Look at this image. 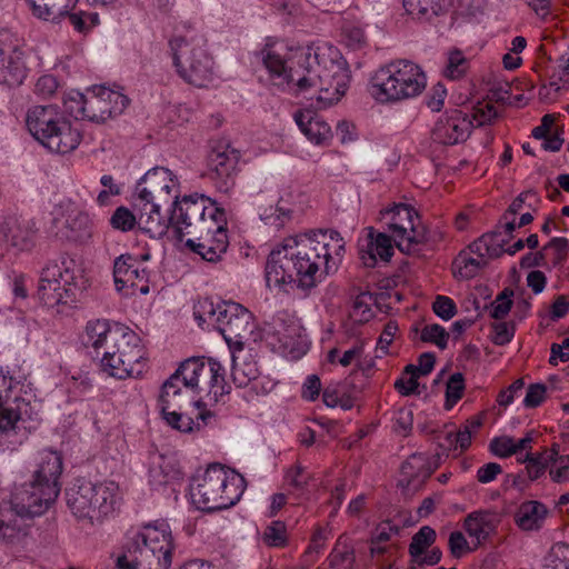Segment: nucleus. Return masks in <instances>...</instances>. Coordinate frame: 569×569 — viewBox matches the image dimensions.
Returning <instances> with one entry per match:
<instances>
[{
	"label": "nucleus",
	"instance_id": "nucleus-1",
	"mask_svg": "<svg viewBox=\"0 0 569 569\" xmlns=\"http://www.w3.org/2000/svg\"><path fill=\"white\" fill-rule=\"evenodd\" d=\"M260 58L274 87L316 100L319 108L339 101L348 88L347 62L331 44L300 47L268 38Z\"/></svg>",
	"mask_w": 569,
	"mask_h": 569
},
{
	"label": "nucleus",
	"instance_id": "nucleus-2",
	"mask_svg": "<svg viewBox=\"0 0 569 569\" xmlns=\"http://www.w3.org/2000/svg\"><path fill=\"white\" fill-rule=\"evenodd\" d=\"M345 240L333 229H317L284 238L270 251L266 268L269 288L316 287L322 276L335 272L345 254Z\"/></svg>",
	"mask_w": 569,
	"mask_h": 569
},
{
	"label": "nucleus",
	"instance_id": "nucleus-3",
	"mask_svg": "<svg viewBox=\"0 0 569 569\" xmlns=\"http://www.w3.org/2000/svg\"><path fill=\"white\" fill-rule=\"evenodd\" d=\"M170 56L177 74L198 88L208 87L214 79V61L204 37L189 26L177 28L169 39Z\"/></svg>",
	"mask_w": 569,
	"mask_h": 569
},
{
	"label": "nucleus",
	"instance_id": "nucleus-4",
	"mask_svg": "<svg viewBox=\"0 0 569 569\" xmlns=\"http://www.w3.org/2000/svg\"><path fill=\"white\" fill-rule=\"evenodd\" d=\"M173 538L166 521L143 526L134 533L117 559L118 569H169Z\"/></svg>",
	"mask_w": 569,
	"mask_h": 569
},
{
	"label": "nucleus",
	"instance_id": "nucleus-5",
	"mask_svg": "<svg viewBox=\"0 0 569 569\" xmlns=\"http://www.w3.org/2000/svg\"><path fill=\"white\" fill-rule=\"evenodd\" d=\"M193 317L201 328L217 329L229 348L239 352L256 328L252 313L233 301L213 302L210 298H201L193 306Z\"/></svg>",
	"mask_w": 569,
	"mask_h": 569
},
{
	"label": "nucleus",
	"instance_id": "nucleus-6",
	"mask_svg": "<svg viewBox=\"0 0 569 569\" xmlns=\"http://www.w3.org/2000/svg\"><path fill=\"white\" fill-rule=\"evenodd\" d=\"M427 87L422 68L407 59L380 67L371 78L369 92L379 103H398L420 96Z\"/></svg>",
	"mask_w": 569,
	"mask_h": 569
},
{
	"label": "nucleus",
	"instance_id": "nucleus-7",
	"mask_svg": "<svg viewBox=\"0 0 569 569\" xmlns=\"http://www.w3.org/2000/svg\"><path fill=\"white\" fill-rule=\"evenodd\" d=\"M243 492L244 480L241 475L220 463L210 465L190 487L192 502L207 511L231 508Z\"/></svg>",
	"mask_w": 569,
	"mask_h": 569
},
{
	"label": "nucleus",
	"instance_id": "nucleus-8",
	"mask_svg": "<svg viewBox=\"0 0 569 569\" xmlns=\"http://www.w3.org/2000/svg\"><path fill=\"white\" fill-rule=\"evenodd\" d=\"M67 505L74 517L99 523L111 516L120 502V489L114 481L93 483L87 480L77 482L67 490Z\"/></svg>",
	"mask_w": 569,
	"mask_h": 569
},
{
	"label": "nucleus",
	"instance_id": "nucleus-9",
	"mask_svg": "<svg viewBox=\"0 0 569 569\" xmlns=\"http://www.w3.org/2000/svg\"><path fill=\"white\" fill-rule=\"evenodd\" d=\"M100 365L102 371L117 379L139 378L147 368L140 337L126 327L102 352Z\"/></svg>",
	"mask_w": 569,
	"mask_h": 569
},
{
	"label": "nucleus",
	"instance_id": "nucleus-10",
	"mask_svg": "<svg viewBox=\"0 0 569 569\" xmlns=\"http://www.w3.org/2000/svg\"><path fill=\"white\" fill-rule=\"evenodd\" d=\"M380 222L390 233L396 247L405 254L416 256L430 239L417 210L410 204L395 203L380 211Z\"/></svg>",
	"mask_w": 569,
	"mask_h": 569
},
{
	"label": "nucleus",
	"instance_id": "nucleus-11",
	"mask_svg": "<svg viewBox=\"0 0 569 569\" xmlns=\"http://www.w3.org/2000/svg\"><path fill=\"white\" fill-rule=\"evenodd\" d=\"M173 375L178 376L187 390L200 395V399L202 398L210 406L229 392L224 369L213 359H188Z\"/></svg>",
	"mask_w": 569,
	"mask_h": 569
},
{
	"label": "nucleus",
	"instance_id": "nucleus-12",
	"mask_svg": "<svg viewBox=\"0 0 569 569\" xmlns=\"http://www.w3.org/2000/svg\"><path fill=\"white\" fill-rule=\"evenodd\" d=\"M13 378L0 369V441L14 437L11 442H21L38 423L29 402L19 397L10 398Z\"/></svg>",
	"mask_w": 569,
	"mask_h": 569
},
{
	"label": "nucleus",
	"instance_id": "nucleus-13",
	"mask_svg": "<svg viewBox=\"0 0 569 569\" xmlns=\"http://www.w3.org/2000/svg\"><path fill=\"white\" fill-rule=\"evenodd\" d=\"M80 270L71 259H62L59 263L49 264L43 269L38 295L42 303L53 308L76 302Z\"/></svg>",
	"mask_w": 569,
	"mask_h": 569
},
{
	"label": "nucleus",
	"instance_id": "nucleus-14",
	"mask_svg": "<svg viewBox=\"0 0 569 569\" xmlns=\"http://www.w3.org/2000/svg\"><path fill=\"white\" fill-rule=\"evenodd\" d=\"M179 197V180L167 168L156 167L148 170L138 181L133 201L146 206L148 202L169 204Z\"/></svg>",
	"mask_w": 569,
	"mask_h": 569
},
{
	"label": "nucleus",
	"instance_id": "nucleus-15",
	"mask_svg": "<svg viewBox=\"0 0 569 569\" xmlns=\"http://www.w3.org/2000/svg\"><path fill=\"white\" fill-rule=\"evenodd\" d=\"M209 198L204 196H186L174 201V207L169 218L170 227L174 236L182 240L184 236H196L200 229L208 224L211 204L207 207Z\"/></svg>",
	"mask_w": 569,
	"mask_h": 569
},
{
	"label": "nucleus",
	"instance_id": "nucleus-16",
	"mask_svg": "<svg viewBox=\"0 0 569 569\" xmlns=\"http://www.w3.org/2000/svg\"><path fill=\"white\" fill-rule=\"evenodd\" d=\"M223 212L216 207L210 208L208 224L200 229L194 238L186 240V247L198 253L208 262H217L226 253L229 240L227 229L222 224Z\"/></svg>",
	"mask_w": 569,
	"mask_h": 569
},
{
	"label": "nucleus",
	"instance_id": "nucleus-17",
	"mask_svg": "<svg viewBox=\"0 0 569 569\" xmlns=\"http://www.w3.org/2000/svg\"><path fill=\"white\" fill-rule=\"evenodd\" d=\"M241 153L227 142L217 143L208 157L209 178L219 192H230L237 181Z\"/></svg>",
	"mask_w": 569,
	"mask_h": 569
},
{
	"label": "nucleus",
	"instance_id": "nucleus-18",
	"mask_svg": "<svg viewBox=\"0 0 569 569\" xmlns=\"http://www.w3.org/2000/svg\"><path fill=\"white\" fill-rule=\"evenodd\" d=\"M58 489L43 487L33 481L22 485L12 496L11 506L16 516L33 518L42 516L57 500Z\"/></svg>",
	"mask_w": 569,
	"mask_h": 569
},
{
	"label": "nucleus",
	"instance_id": "nucleus-19",
	"mask_svg": "<svg viewBox=\"0 0 569 569\" xmlns=\"http://www.w3.org/2000/svg\"><path fill=\"white\" fill-rule=\"evenodd\" d=\"M113 280L116 290L124 298L147 295L150 290L146 269L140 268L130 254H121L114 260Z\"/></svg>",
	"mask_w": 569,
	"mask_h": 569
},
{
	"label": "nucleus",
	"instance_id": "nucleus-20",
	"mask_svg": "<svg viewBox=\"0 0 569 569\" xmlns=\"http://www.w3.org/2000/svg\"><path fill=\"white\" fill-rule=\"evenodd\" d=\"M86 118L94 122L121 114L129 104L123 93L104 86H93L87 89Z\"/></svg>",
	"mask_w": 569,
	"mask_h": 569
},
{
	"label": "nucleus",
	"instance_id": "nucleus-21",
	"mask_svg": "<svg viewBox=\"0 0 569 569\" xmlns=\"http://www.w3.org/2000/svg\"><path fill=\"white\" fill-rule=\"evenodd\" d=\"M27 57L23 46L0 41V83L21 84L28 73Z\"/></svg>",
	"mask_w": 569,
	"mask_h": 569
},
{
	"label": "nucleus",
	"instance_id": "nucleus-22",
	"mask_svg": "<svg viewBox=\"0 0 569 569\" xmlns=\"http://www.w3.org/2000/svg\"><path fill=\"white\" fill-rule=\"evenodd\" d=\"M472 129L470 118L459 110L442 116L436 122L432 129V139L435 142L452 146L465 141Z\"/></svg>",
	"mask_w": 569,
	"mask_h": 569
},
{
	"label": "nucleus",
	"instance_id": "nucleus-23",
	"mask_svg": "<svg viewBox=\"0 0 569 569\" xmlns=\"http://www.w3.org/2000/svg\"><path fill=\"white\" fill-rule=\"evenodd\" d=\"M209 406L201 398L193 403V416L180 412L181 409L163 411L162 416L173 429L186 433L193 432L216 422V413L208 408Z\"/></svg>",
	"mask_w": 569,
	"mask_h": 569
},
{
	"label": "nucleus",
	"instance_id": "nucleus-24",
	"mask_svg": "<svg viewBox=\"0 0 569 569\" xmlns=\"http://www.w3.org/2000/svg\"><path fill=\"white\" fill-rule=\"evenodd\" d=\"M436 538V530L430 526H422L412 536L408 549L411 558V569L423 566H435L441 560V550L437 547L430 549Z\"/></svg>",
	"mask_w": 569,
	"mask_h": 569
},
{
	"label": "nucleus",
	"instance_id": "nucleus-25",
	"mask_svg": "<svg viewBox=\"0 0 569 569\" xmlns=\"http://www.w3.org/2000/svg\"><path fill=\"white\" fill-rule=\"evenodd\" d=\"M392 238L383 232L369 228L368 234L359 241V258L365 267H376L378 260L388 262L393 256Z\"/></svg>",
	"mask_w": 569,
	"mask_h": 569
},
{
	"label": "nucleus",
	"instance_id": "nucleus-26",
	"mask_svg": "<svg viewBox=\"0 0 569 569\" xmlns=\"http://www.w3.org/2000/svg\"><path fill=\"white\" fill-rule=\"evenodd\" d=\"M64 116L54 106H33L26 114V126L30 134L43 146L49 132Z\"/></svg>",
	"mask_w": 569,
	"mask_h": 569
},
{
	"label": "nucleus",
	"instance_id": "nucleus-27",
	"mask_svg": "<svg viewBox=\"0 0 569 569\" xmlns=\"http://www.w3.org/2000/svg\"><path fill=\"white\" fill-rule=\"evenodd\" d=\"M126 328L122 325H111L108 320L94 319L87 322L83 333V345L86 348L94 350L99 356L101 350L107 351L108 345L114 341L120 332Z\"/></svg>",
	"mask_w": 569,
	"mask_h": 569
},
{
	"label": "nucleus",
	"instance_id": "nucleus-28",
	"mask_svg": "<svg viewBox=\"0 0 569 569\" xmlns=\"http://www.w3.org/2000/svg\"><path fill=\"white\" fill-rule=\"evenodd\" d=\"M274 336L284 351L290 353L306 352V338L300 323L286 313L279 315L274 322Z\"/></svg>",
	"mask_w": 569,
	"mask_h": 569
},
{
	"label": "nucleus",
	"instance_id": "nucleus-29",
	"mask_svg": "<svg viewBox=\"0 0 569 569\" xmlns=\"http://www.w3.org/2000/svg\"><path fill=\"white\" fill-rule=\"evenodd\" d=\"M295 122L307 139L317 146L328 144L331 137L330 126L310 109L298 110L293 114Z\"/></svg>",
	"mask_w": 569,
	"mask_h": 569
},
{
	"label": "nucleus",
	"instance_id": "nucleus-30",
	"mask_svg": "<svg viewBox=\"0 0 569 569\" xmlns=\"http://www.w3.org/2000/svg\"><path fill=\"white\" fill-rule=\"evenodd\" d=\"M163 204L148 202L146 206L133 201V210L138 212V227L151 238H161L170 227L169 219L161 213Z\"/></svg>",
	"mask_w": 569,
	"mask_h": 569
},
{
	"label": "nucleus",
	"instance_id": "nucleus-31",
	"mask_svg": "<svg viewBox=\"0 0 569 569\" xmlns=\"http://www.w3.org/2000/svg\"><path fill=\"white\" fill-rule=\"evenodd\" d=\"M499 517L495 511L477 510L469 513L463 521L468 536L475 540V548L483 545L495 533Z\"/></svg>",
	"mask_w": 569,
	"mask_h": 569
},
{
	"label": "nucleus",
	"instance_id": "nucleus-32",
	"mask_svg": "<svg viewBox=\"0 0 569 569\" xmlns=\"http://www.w3.org/2000/svg\"><path fill=\"white\" fill-rule=\"evenodd\" d=\"M49 134L50 137H48L43 147L59 154L73 151L81 142L80 131L66 117L56 124Z\"/></svg>",
	"mask_w": 569,
	"mask_h": 569
},
{
	"label": "nucleus",
	"instance_id": "nucleus-33",
	"mask_svg": "<svg viewBox=\"0 0 569 569\" xmlns=\"http://www.w3.org/2000/svg\"><path fill=\"white\" fill-rule=\"evenodd\" d=\"M1 236L13 249L28 251L36 242L34 224L28 220L8 219L1 227Z\"/></svg>",
	"mask_w": 569,
	"mask_h": 569
},
{
	"label": "nucleus",
	"instance_id": "nucleus-34",
	"mask_svg": "<svg viewBox=\"0 0 569 569\" xmlns=\"http://www.w3.org/2000/svg\"><path fill=\"white\" fill-rule=\"evenodd\" d=\"M62 473V458L58 452L43 450L39 453L37 468L33 472V482L43 487H53L60 493V476Z\"/></svg>",
	"mask_w": 569,
	"mask_h": 569
},
{
	"label": "nucleus",
	"instance_id": "nucleus-35",
	"mask_svg": "<svg viewBox=\"0 0 569 569\" xmlns=\"http://www.w3.org/2000/svg\"><path fill=\"white\" fill-rule=\"evenodd\" d=\"M189 392H191V390H187L183 387V383L178 376L171 375L161 388L159 397L161 412L171 409H182L183 405L190 401Z\"/></svg>",
	"mask_w": 569,
	"mask_h": 569
},
{
	"label": "nucleus",
	"instance_id": "nucleus-36",
	"mask_svg": "<svg viewBox=\"0 0 569 569\" xmlns=\"http://www.w3.org/2000/svg\"><path fill=\"white\" fill-rule=\"evenodd\" d=\"M32 14L46 21H56L68 14L79 0H27Z\"/></svg>",
	"mask_w": 569,
	"mask_h": 569
},
{
	"label": "nucleus",
	"instance_id": "nucleus-37",
	"mask_svg": "<svg viewBox=\"0 0 569 569\" xmlns=\"http://www.w3.org/2000/svg\"><path fill=\"white\" fill-rule=\"evenodd\" d=\"M232 350V379L240 387H248L260 375L256 356L252 353L242 357Z\"/></svg>",
	"mask_w": 569,
	"mask_h": 569
},
{
	"label": "nucleus",
	"instance_id": "nucleus-38",
	"mask_svg": "<svg viewBox=\"0 0 569 569\" xmlns=\"http://www.w3.org/2000/svg\"><path fill=\"white\" fill-rule=\"evenodd\" d=\"M547 515V508L539 501L521 503L516 515V522L522 530H538Z\"/></svg>",
	"mask_w": 569,
	"mask_h": 569
},
{
	"label": "nucleus",
	"instance_id": "nucleus-39",
	"mask_svg": "<svg viewBox=\"0 0 569 569\" xmlns=\"http://www.w3.org/2000/svg\"><path fill=\"white\" fill-rule=\"evenodd\" d=\"M432 469L425 453L411 455L401 466V475L408 485H415L430 477Z\"/></svg>",
	"mask_w": 569,
	"mask_h": 569
},
{
	"label": "nucleus",
	"instance_id": "nucleus-40",
	"mask_svg": "<svg viewBox=\"0 0 569 569\" xmlns=\"http://www.w3.org/2000/svg\"><path fill=\"white\" fill-rule=\"evenodd\" d=\"M565 452L566 447L558 442L549 449V475L555 482H563L569 477V456Z\"/></svg>",
	"mask_w": 569,
	"mask_h": 569
},
{
	"label": "nucleus",
	"instance_id": "nucleus-41",
	"mask_svg": "<svg viewBox=\"0 0 569 569\" xmlns=\"http://www.w3.org/2000/svg\"><path fill=\"white\" fill-rule=\"evenodd\" d=\"M487 264L466 249L461 250L452 263L453 273L460 279H472Z\"/></svg>",
	"mask_w": 569,
	"mask_h": 569
},
{
	"label": "nucleus",
	"instance_id": "nucleus-42",
	"mask_svg": "<svg viewBox=\"0 0 569 569\" xmlns=\"http://www.w3.org/2000/svg\"><path fill=\"white\" fill-rule=\"evenodd\" d=\"M406 12L413 19L430 20L442 11V0H402Z\"/></svg>",
	"mask_w": 569,
	"mask_h": 569
},
{
	"label": "nucleus",
	"instance_id": "nucleus-43",
	"mask_svg": "<svg viewBox=\"0 0 569 569\" xmlns=\"http://www.w3.org/2000/svg\"><path fill=\"white\" fill-rule=\"evenodd\" d=\"M558 71L553 72L550 76V81L547 86H543L540 89V96L547 100H555L558 96V92L566 87L567 77L569 76V58L565 59L563 57L560 59V63L558 66Z\"/></svg>",
	"mask_w": 569,
	"mask_h": 569
},
{
	"label": "nucleus",
	"instance_id": "nucleus-44",
	"mask_svg": "<svg viewBox=\"0 0 569 569\" xmlns=\"http://www.w3.org/2000/svg\"><path fill=\"white\" fill-rule=\"evenodd\" d=\"M14 516L12 506L10 508L0 506V541L11 543L24 535Z\"/></svg>",
	"mask_w": 569,
	"mask_h": 569
},
{
	"label": "nucleus",
	"instance_id": "nucleus-45",
	"mask_svg": "<svg viewBox=\"0 0 569 569\" xmlns=\"http://www.w3.org/2000/svg\"><path fill=\"white\" fill-rule=\"evenodd\" d=\"M292 212V209L282 204V199H280L274 208H266L259 216L264 224L280 230L291 221Z\"/></svg>",
	"mask_w": 569,
	"mask_h": 569
},
{
	"label": "nucleus",
	"instance_id": "nucleus-46",
	"mask_svg": "<svg viewBox=\"0 0 569 569\" xmlns=\"http://www.w3.org/2000/svg\"><path fill=\"white\" fill-rule=\"evenodd\" d=\"M365 351L363 341H356L350 348L341 352L338 348L329 350L327 359L330 363H338L341 367H349L358 363Z\"/></svg>",
	"mask_w": 569,
	"mask_h": 569
},
{
	"label": "nucleus",
	"instance_id": "nucleus-47",
	"mask_svg": "<svg viewBox=\"0 0 569 569\" xmlns=\"http://www.w3.org/2000/svg\"><path fill=\"white\" fill-rule=\"evenodd\" d=\"M517 460L520 463L527 465L528 477L531 480H536L545 473L546 468L549 466V450L539 453L527 452L523 457H518Z\"/></svg>",
	"mask_w": 569,
	"mask_h": 569
},
{
	"label": "nucleus",
	"instance_id": "nucleus-48",
	"mask_svg": "<svg viewBox=\"0 0 569 569\" xmlns=\"http://www.w3.org/2000/svg\"><path fill=\"white\" fill-rule=\"evenodd\" d=\"M263 542L273 548H283L288 543L287 526L283 521L274 520L266 527L262 535Z\"/></svg>",
	"mask_w": 569,
	"mask_h": 569
},
{
	"label": "nucleus",
	"instance_id": "nucleus-49",
	"mask_svg": "<svg viewBox=\"0 0 569 569\" xmlns=\"http://www.w3.org/2000/svg\"><path fill=\"white\" fill-rule=\"evenodd\" d=\"M469 69V60L460 50H453L448 54L445 76L451 80L462 78Z\"/></svg>",
	"mask_w": 569,
	"mask_h": 569
},
{
	"label": "nucleus",
	"instance_id": "nucleus-50",
	"mask_svg": "<svg viewBox=\"0 0 569 569\" xmlns=\"http://www.w3.org/2000/svg\"><path fill=\"white\" fill-rule=\"evenodd\" d=\"M569 546L566 542L555 543L545 563V569H569Z\"/></svg>",
	"mask_w": 569,
	"mask_h": 569
},
{
	"label": "nucleus",
	"instance_id": "nucleus-51",
	"mask_svg": "<svg viewBox=\"0 0 569 569\" xmlns=\"http://www.w3.org/2000/svg\"><path fill=\"white\" fill-rule=\"evenodd\" d=\"M87 91L80 92L78 90H70L63 98V104L67 111L74 118H86L87 110Z\"/></svg>",
	"mask_w": 569,
	"mask_h": 569
},
{
	"label": "nucleus",
	"instance_id": "nucleus-52",
	"mask_svg": "<svg viewBox=\"0 0 569 569\" xmlns=\"http://www.w3.org/2000/svg\"><path fill=\"white\" fill-rule=\"evenodd\" d=\"M416 366L408 365L405 372L395 382V389L402 396H410L418 393V373H416Z\"/></svg>",
	"mask_w": 569,
	"mask_h": 569
},
{
	"label": "nucleus",
	"instance_id": "nucleus-53",
	"mask_svg": "<svg viewBox=\"0 0 569 569\" xmlns=\"http://www.w3.org/2000/svg\"><path fill=\"white\" fill-rule=\"evenodd\" d=\"M138 212H132L127 207H119L116 209V211L112 213L110 218V224L113 229L120 230V231H130L136 226H138Z\"/></svg>",
	"mask_w": 569,
	"mask_h": 569
},
{
	"label": "nucleus",
	"instance_id": "nucleus-54",
	"mask_svg": "<svg viewBox=\"0 0 569 569\" xmlns=\"http://www.w3.org/2000/svg\"><path fill=\"white\" fill-rule=\"evenodd\" d=\"M492 455L499 458H509L513 455L518 457L516 439L510 436L493 438L489 445Z\"/></svg>",
	"mask_w": 569,
	"mask_h": 569
},
{
	"label": "nucleus",
	"instance_id": "nucleus-55",
	"mask_svg": "<svg viewBox=\"0 0 569 569\" xmlns=\"http://www.w3.org/2000/svg\"><path fill=\"white\" fill-rule=\"evenodd\" d=\"M353 559L352 547L348 543L346 536H340L335 545L330 555V562L332 566H343L351 562Z\"/></svg>",
	"mask_w": 569,
	"mask_h": 569
},
{
	"label": "nucleus",
	"instance_id": "nucleus-56",
	"mask_svg": "<svg viewBox=\"0 0 569 569\" xmlns=\"http://www.w3.org/2000/svg\"><path fill=\"white\" fill-rule=\"evenodd\" d=\"M463 390L465 378L462 373L456 372L451 375L446 386V403L448 408H451L461 399Z\"/></svg>",
	"mask_w": 569,
	"mask_h": 569
},
{
	"label": "nucleus",
	"instance_id": "nucleus-57",
	"mask_svg": "<svg viewBox=\"0 0 569 569\" xmlns=\"http://www.w3.org/2000/svg\"><path fill=\"white\" fill-rule=\"evenodd\" d=\"M513 296V291L509 288H506L501 291L495 301L491 305L490 316L493 319L500 320L503 319L510 311L512 306L511 297Z\"/></svg>",
	"mask_w": 569,
	"mask_h": 569
},
{
	"label": "nucleus",
	"instance_id": "nucleus-58",
	"mask_svg": "<svg viewBox=\"0 0 569 569\" xmlns=\"http://www.w3.org/2000/svg\"><path fill=\"white\" fill-rule=\"evenodd\" d=\"M449 333L440 325L426 326L421 331V339L426 342L435 343L440 349H446Z\"/></svg>",
	"mask_w": 569,
	"mask_h": 569
},
{
	"label": "nucleus",
	"instance_id": "nucleus-59",
	"mask_svg": "<svg viewBox=\"0 0 569 569\" xmlns=\"http://www.w3.org/2000/svg\"><path fill=\"white\" fill-rule=\"evenodd\" d=\"M311 479V475L300 465H295L286 473L287 483L297 490L306 489Z\"/></svg>",
	"mask_w": 569,
	"mask_h": 569
},
{
	"label": "nucleus",
	"instance_id": "nucleus-60",
	"mask_svg": "<svg viewBox=\"0 0 569 569\" xmlns=\"http://www.w3.org/2000/svg\"><path fill=\"white\" fill-rule=\"evenodd\" d=\"M70 23L78 32H88L92 27L99 23L98 13H88L80 11L69 16Z\"/></svg>",
	"mask_w": 569,
	"mask_h": 569
},
{
	"label": "nucleus",
	"instance_id": "nucleus-61",
	"mask_svg": "<svg viewBox=\"0 0 569 569\" xmlns=\"http://www.w3.org/2000/svg\"><path fill=\"white\" fill-rule=\"evenodd\" d=\"M482 236L493 259L505 253V244L509 239L502 234L501 230L497 229L493 232L485 233Z\"/></svg>",
	"mask_w": 569,
	"mask_h": 569
},
{
	"label": "nucleus",
	"instance_id": "nucleus-62",
	"mask_svg": "<svg viewBox=\"0 0 569 569\" xmlns=\"http://www.w3.org/2000/svg\"><path fill=\"white\" fill-rule=\"evenodd\" d=\"M432 309L442 320H450L457 312L453 300L446 296H438L432 305Z\"/></svg>",
	"mask_w": 569,
	"mask_h": 569
},
{
	"label": "nucleus",
	"instance_id": "nucleus-63",
	"mask_svg": "<svg viewBox=\"0 0 569 569\" xmlns=\"http://www.w3.org/2000/svg\"><path fill=\"white\" fill-rule=\"evenodd\" d=\"M448 545L451 555L456 558H460L472 550L461 531H452Z\"/></svg>",
	"mask_w": 569,
	"mask_h": 569
},
{
	"label": "nucleus",
	"instance_id": "nucleus-64",
	"mask_svg": "<svg viewBox=\"0 0 569 569\" xmlns=\"http://www.w3.org/2000/svg\"><path fill=\"white\" fill-rule=\"evenodd\" d=\"M547 387L543 383L530 385L527 389L526 397L523 399V406L526 408H536L540 406L545 399Z\"/></svg>",
	"mask_w": 569,
	"mask_h": 569
}]
</instances>
